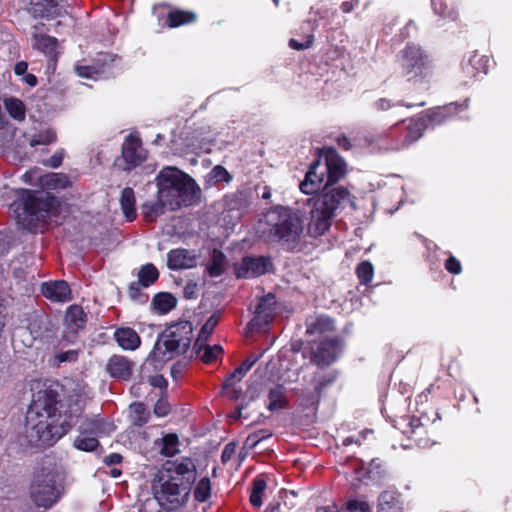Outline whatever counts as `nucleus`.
<instances>
[{"instance_id":"nucleus-10","label":"nucleus","mask_w":512,"mask_h":512,"mask_svg":"<svg viewBox=\"0 0 512 512\" xmlns=\"http://www.w3.org/2000/svg\"><path fill=\"white\" fill-rule=\"evenodd\" d=\"M187 183H183L180 187L167 189L166 193L162 190L158 191V196L167 203L169 210H176L183 204H187L190 197L194 195L196 191L195 181H187Z\"/></svg>"},{"instance_id":"nucleus-41","label":"nucleus","mask_w":512,"mask_h":512,"mask_svg":"<svg viewBox=\"0 0 512 512\" xmlns=\"http://www.w3.org/2000/svg\"><path fill=\"white\" fill-rule=\"evenodd\" d=\"M57 41L48 35L35 36L34 46L45 54L51 55L55 52Z\"/></svg>"},{"instance_id":"nucleus-31","label":"nucleus","mask_w":512,"mask_h":512,"mask_svg":"<svg viewBox=\"0 0 512 512\" xmlns=\"http://www.w3.org/2000/svg\"><path fill=\"white\" fill-rule=\"evenodd\" d=\"M177 300L170 293L161 292L154 296L152 305L161 314L168 313L176 306Z\"/></svg>"},{"instance_id":"nucleus-20","label":"nucleus","mask_w":512,"mask_h":512,"mask_svg":"<svg viewBox=\"0 0 512 512\" xmlns=\"http://www.w3.org/2000/svg\"><path fill=\"white\" fill-rule=\"evenodd\" d=\"M167 265L169 269H189L196 265V255L187 249H174L167 255Z\"/></svg>"},{"instance_id":"nucleus-28","label":"nucleus","mask_w":512,"mask_h":512,"mask_svg":"<svg viewBox=\"0 0 512 512\" xmlns=\"http://www.w3.org/2000/svg\"><path fill=\"white\" fill-rule=\"evenodd\" d=\"M168 209L167 203L162 201L161 197L157 195V200L149 201L142 205V214L148 221H154L158 216L162 215Z\"/></svg>"},{"instance_id":"nucleus-7","label":"nucleus","mask_w":512,"mask_h":512,"mask_svg":"<svg viewBox=\"0 0 512 512\" xmlns=\"http://www.w3.org/2000/svg\"><path fill=\"white\" fill-rule=\"evenodd\" d=\"M62 482V466L53 457H44L30 487L31 500L38 507H51L62 493Z\"/></svg>"},{"instance_id":"nucleus-50","label":"nucleus","mask_w":512,"mask_h":512,"mask_svg":"<svg viewBox=\"0 0 512 512\" xmlns=\"http://www.w3.org/2000/svg\"><path fill=\"white\" fill-rule=\"evenodd\" d=\"M346 508L349 512H371L369 504L362 500H349Z\"/></svg>"},{"instance_id":"nucleus-19","label":"nucleus","mask_w":512,"mask_h":512,"mask_svg":"<svg viewBox=\"0 0 512 512\" xmlns=\"http://www.w3.org/2000/svg\"><path fill=\"white\" fill-rule=\"evenodd\" d=\"M133 363L121 355H113L106 364L108 374L117 379L128 380L132 375Z\"/></svg>"},{"instance_id":"nucleus-29","label":"nucleus","mask_w":512,"mask_h":512,"mask_svg":"<svg viewBox=\"0 0 512 512\" xmlns=\"http://www.w3.org/2000/svg\"><path fill=\"white\" fill-rule=\"evenodd\" d=\"M41 184L47 189H65L71 182L63 173H48L41 177Z\"/></svg>"},{"instance_id":"nucleus-52","label":"nucleus","mask_w":512,"mask_h":512,"mask_svg":"<svg viewBox=\"0 0 512 512\" xmlns=\"http://www.w3.org/2000/svg\"><path fill=\"white\" fill-rule=\"evenodd\" d=\"M271 436L269 431L260 430L248 436L246 444L255 447L261 440Z\"/></svg>"},{"instance_id":"nucleus-23","label":"nucleus","mask_w":512,"mask_h":512,"mask_svg":"<svg viewBox=\"0 0 512 512\" xmlns=\"http://www.w3.org/2000/svg\"><path fill=\"white\" fill-rule=\"evenodd\" d=\"M334 329V321L324 315L310 316L306 320V333L309 335H321Z\"/></svg>"},{"instance_id":"nucleus-5","label":"nucleus","mask_w":512,"mask_h":512,"mask_svg":"<svg viewBox=\"0 0 512 512\" xmlns=\"http://www.w3.org/2000/svg\"><path fill=\"white\" fill-rule=\"evenodd\" d=\"M312 208L307 226V233L311 237H319L325 234L331 227L336 212L349 201L353 207L355 203L350 199V192L347 188L325 187L322 192L312 200Z\"/></svg>"},{"instance_id":"nucleus-37","label":"nucleus","mask_w":512,"mask_h":512,"mask_svg":"<svg viewBox=\"0 0 512 512\" xmlns=\"http://www.w3.org/2000/svg\"><path fill=\"white\" fill-rule=\"evenodd\" d=\"M162 447L160 453L166 457H172L179 452L178 437L176 434H167L161 440Z\"/></svg>"},{"instance_id":"nucleus-3","label":"nucleus","mask_w":512,"mask_h":512,"mask_svg":"<svg viewBox=\"0 0 512 512\" xmlns=\"http://www.w3.org/2000/svg\"><path fill=\"white\" fill-rule=\"evenodd\" d=\"M258 231L266 241L275 242L291 252L301 251L306 245L303 216L289 207L271 209L259 222Z\"/></svg>"},{"instance_id":"nucleus-16","label":"nucleus","mask_w":512,"mask_h":512,"mask_svg":"<svg viewBox=\"0 0 512 512\" xmlns=\"http://www.w3.org/2000/svg\"><path fill=\"white\" fill-rule=\"evenodd\" d=\"M275 305L276 301L273 294H267L261 298L257 305L255 316L251 320L250 325L260 328L267 326L274 317L276 309Z\"/></svg>"},{"instance_id":"nucleus-11","label":"nucleus","mask_w":512,"mask_h":512,"mask_svg":"<svg viewBox=\"0 0 512 512\" xmlns=\"http://www.w3.org/2000/svg\"><path fill=\"white\" fill-rule=\"evenodd\" d=\"M122 159L125 162L124 170H131L140 165L146 159V152L141 140L134 135L126 137L122 144Z\"/></svg>"},{"instance_id":"nucleus-36","label":"nucleus","mask_w":512,"mask_h":512,"mask_svg":"<svg viewBox=\"0 0 512 512\" xmlns=\"http://www.w3.org/2000/svg\"><path fill=\"white\" fill-rule=\"evenodd\" d=\"M158 277L159 272L153 264L144 265L138 273V280L142 287H149Z\"/></svg>"},{"instance_id":"nucleus-44","label":"nucleus","mask_w":512,"mask_h":512,"mask_svg":"<svg viewBox=\"0 0 512 512\" xmlns=\"http://www.w3.org/2000/svg\"><path fill=\"white\" fill-rule=\"evenodd\" d=\"M56 141V133L53 130H45L35 135L30 140V146L35 147L37 145H48Z\"/></svg>"},{"instance_id":"nucleus-26","label":"nucleus","mask_w":512,"mask_h":512,"mask_svg":"<svg viewBox=\"0 0 512 512\" xmlns=\"http://www.w3.org/2000/svg\"><path fill=\"white\" fill-rule=\"evenodd\" d=\"M261 355L249 356L238 368H236L224 381L223 387H231L235 382H239L243 376L253 367L259 360Z\"/></svg>"},{"instance_id":"nucleus-42","label":"nucleus","mask_w":512,"mask_h":512,"mask_svg":"<svg viewBox=\"0 0 512 512\" xmlns=\"http://www.w3.org/2000/svg\"><path fill=\"white\" fill-rule=\"evenodd\" d=\"M151 370L157 371L158 369H154L152 365H149L148 370H145V372H143V365H142L141 372H140L141 379L147 380L149 382V384L153 387H158L161 389L166 388V386H167L166 379L160 374L150 375Z\"/></svg>"},{"instance_id":"nucleus-22","label":"nucleus","mask_w":512,"mask_h":512,"mask_svg":"<svg viewBox=\"0 0 512 512\" xmlns=\"http://www.w3.org/2000/svg\"><path fill=\"white\" fill-rule=\"evenodd\" d=\"M114 337L118 345L124 350H135L141 344L139 335L130 327L118 328Z\"/></svg>"},{"instance_id":"nucleus-8","label":"nucleus","mask_w":512,"mask_h":512,"mask_svg":"<svg viewBox=\"0 0 512 512\" xmlns=\"http://www.w3.org/2000/svg\"><path fill=\"white\" fill-rule=\"evenodd\" d=\"M402 75L408 80L428 79L431 65L422 49L417 45H407L399 54Z\"/></svg>"},{"instance_id":"nucleus-6","label":"nucleus","mask_w":512,"mask_h":512,"mask_svg":"<svg viewBox=\"0 0 512 512\" xmlns=\"http://www.w3.org/2000/svg\"><path fill=\"white\" fill-rule=\"evenodd\" d=\"M193 326L189 321H182L169 326L156 341L153 350L143 363V372L152 365L162 369L164 364L176 355L184 354L192 340Z\"/></svg>"},{"instance_id":"nucleus-51","label":"nucleus","mask_w":512,"mask_h":512,"mask_svg":"<svg viewBox=\"0 0 512 512\" xmlns=\"http://www.w3.org/2000/svg\"><path fill=\"white\" fill-rule=\"evenodd\" d=\"M100 419H86L82 422V424L79 426V431L81 434H93L98 428V422Z\"/></svg>"},{"instance_id":"nucleus-47","label":"nucleus","mask_w":512,"mask_h":512,"mask_svg":"<svg viewBox=\"0 0 512 512\" xmlns=\"http://www.w3.org/2000/svg\"><path fill=\"white\" fill-rule=\"evenodd\" d=\"M223 349L220 345L205 346L201 359L205 363H211L218 358Z\"/></svg>"},{"instance_id":"nucleus-2","label":"nucleus","mask_w":512,"mask_h":512,"mask_svg":"<svg viewBox=\"0 0 512 512\" xmlns=\"http://www.w3.org/2000/svg\"><path fill=\"white\" fill-rule=\"evenodd\" d=\"M197 479L196 466L191 458L166 461L154 485L155 498L166 510H177L189 499L192 484Z\"/></svg>"},{"instance_id":"nucleus-18","label":"nucleus","mask_w":512,"mask_h":512,"mask_svg":"<svg viewBox=\"0 0 512 512\" xmlns=\"http://www.w3.org/2000/svg\"><path fill=\"white\" fill-rule=\"evenodd\" d=\"M43 296L53 302H67L71 300V289L63 280L44 282L41 284Z\"/></svg>"},{"instance_id":"nucleus-53","label":"nucleus","mask_w":512,"mask_h":512,"mask_svg":"<svg viewBox=\"0 0 512 512\" xmlns=\"http://www.w3.org/2000/svg\"><path fill=\"white\" fill-rule=\"evenodd\" d=\"M198 291V284L194 281H188L184 286L183 294L186 299H196Z\"/></svg>"},{"instance_id":"nucleus-39","label":"nucleus","mask_w":512,"mask_h":512,"mask_svg":"<svg viewBox=\"0 0 512 512\" xmlns=\"http://www.w3.org/2000/svg\"><path fill=\"white\" fill-rule=\"evenodd\" d=\"M426 126L425 120L422 118H419L417 120H412L411 123L408 126V133L405 138V141L407 144H411L418 140L423 133V130Z\"/></svg>"},{"instance_id":"nucleus-49","label":"nucleus","mask_w":512,"mask_h":512,"mask_svg":"<svg viewBox=\"0 0 512 512\" xmlns=\"http://www.w3.org/2000/svg\"><path fill=\"white\" fill-rule=\"evenodd\" d=\"M210 176L215 182H229L231 180L230 174L223 166L220 165L215 166L211 170Z\"/></svg>"},{"instance_id":"nucleus-34","label":"nucleus","mask_w":512,"mask_h":512,"mask_svg":"<svg viewBox=\"0 0 512 512\" xmlns=\"http://www.w3.org/2000/svg\"><path fill=\"white\" fill-rule=\"evenodd\" d=\"M196 18L197 16L193 12L176 10L168 14V23L170 27H178L194 22Z\"/></svg>"},{"instance_id":"nucleus-32","label":"nucleus","mask_w":512,"mask_h":512,"mask_svg":"<svg viewBox=\"0 0 512 512\" xmlns=\"http://www.w3.org/2000/svg\"><path fill=\"white\" fill-rule=\"evenodd\" d=\"M225 259L226 257L221 251L213 250L206 268L211 277H218L224 272Z\"/></svg>"},{"instance_id":"nucleus-55","label":"nucleus","mask_w":512,"mask_h":512,"mask_svg":"<svg viewBox=\"0 0 512 512\" xmlns=\"http://www.w3.org/2000/svg\"><path fill=\"white\" fill-rule=\"evenodd\" d=\"M98 428L94 435H109L115 430V426L110 422H105L102 419L98 422Z\"/></svg>"},{"instance_id":"nucleus-1","label":"nucleus","mask_w":512,"mask_h":512,"mask_svg":"<svg viewBox=\"0 0 512 512\" xmlns=\"http://www.w3.org/2000/svg\"><path fill=\"white\" fill-rule=\"evenodd\" d=\"M87 395L82 388L66 399V409L58 411L57 394L52 389H42L33 394L25 424V438L31 447L53 445L65 435L80 417ZM64 404H61V408Z\"/></svg>"},{"instance_id":"nucleus-15","label":"nucleus","mask_w":512,"mask_h":512,"mask_svg":"<svg viewBox=\"0 0 512 512\" xmlns=\"http://www.w3.org/2000/svg\"><path fill=\"white\" fill-rule=\"evenodd\" d=\"M187 181H194L189 175L183 173L174 167L163 168L157 176L158 191L162 190L166 193L167 189L182 186Z\"/></svg>"},{"instance_id":"nucleus-48","label":"nucleus","mask_w":512,"mask_h":512,"mask_svg":"<svg viewBox=\"0 0 512 512\" xmlns=\"http://www.w3.org/2000/svg\"><path fill=\"white\" fill-rule=\"evenodd\" d=\"M314 40V36L312 34H308L304 37L303 41H298L294 38L289 40V47L294 50H304L308 49L312 46Z\"/></svg>"},{"instance_id":"nucleus-56","label":"nucleus","mask_w":512,"mask_h":512,"mask_svg":"<svg viewBox=\"0 0 512 512\" xmlns=\"http://www.w3.org/2000/svg\"><path fill=\"white\" fill-rule=\"evenodd\" d=\"M170 406L164 399H159L154 407V412L157 416L163 417L169 413Z\"/></svg>"},{"instance_id":"nucleus-4","label":"nucleus","mask_w":512,"mask_h":512,"mask_svg":"<svg viewBox=\"0 0 512 512\" xmlns=\"http://www.w3.org/2000/svg\"><path fill=\"white\" fill-rule=\"evenodd\" d=\"M16 223L25 230L34 231L47 218L57 216L59 201L47 192L23 190L10 206Z\"/></svg>"},{"instance_id":"nucleus-24","label":"nucleus","mask_w":512,"mask_h":512,"mask_svg":"<svg viewBox=\"0 0 512 512\" xmlns=\"http://www.w3.org/2000/svg\"><path fill=\"white\" fill-rule=\"evenodd\" d=\"M56 6V0H27V10L34 18L50 17Z\"/></svg>"},{"instance_id":"nucleus-9","label":"nucleus","mask_w":512,"mask_h":512,"mask_svg":"<svg viewBox=\"0 0 512 512\" xmlns=\"http://www.w3.org/2000/svg\"><path fill=\"white\" fill-rule=\"evenodd\" d=\"M325 166L323 170L326 175V182L323 186L334 188L333 185L343 179L346 175V163L334 148H327L324 153Z\"/></svg>"},{"instance_id":"nucleus-63","label":"nucleus","mask_w":512,"mask_h":512,"mask_svg":"<svg viewBox=\"0 0 512 512\" xmlns=\"http://www.w3.org/2000/svg\"><path fill=\"white\" fill-rule=\"evenodd\" d=\"M140 286L141 284L138 282H132L129 285V294L132 299H136L140 295Z\"/></svg>"},{"instance_id":"nucleus-35","label":"nucleus","mask_w":512,"mask_h":512,"mask_svg":"<svg viewBox=\"0 0 512 512\" xmlns=\"http://www.w3.org/2000/svg\"><path fill=\"white\" fill-rule=\"evenodd\" d=\"M4 105L12 118L17 121H23L25 119V106L21 100L17 98H7L4 101Z\"/></svg>"},{"instance_id":"nucleus-40","label":"nucleus","mask_w":512,"mask_h":512,"mask_svg":"<svg viewBox=\"0 0 512 512\" xmlns=\"http://www.w3.org/2000/svg\"><path fill=\"white\" fill-rule=\"evenodd\" d=\"M211 496V482L208 477H203L197 483L194 490V498L196 501L205 502Z\"/></svg>"},{"instance_id":"nucleus-38","label":"nucleus","mask_w":512,"mask_h":512,"mask_svg":"<svg viewBox=\"0 0 512 512\" xmlns=\"http://www.w3.org/2000/svg\"><path fill=\"white\" fill-rule=\"evenodd\" d=\"M219 319H220L219 312L214 313L213 315H211L207 319V321L202 326V328H201V330H200V332L198 334V338H197V341L195 343V346H197L200 342H205L209 338V336L213 332L214 328L218 324Z\"/></svg>"},{"instance_id":"nucleus-62","label":"nucleus","mask_w":512,"mask_h":512,"mask_svg":"<svg viewBox=\"0 0 512 512\" xmlns=\"http://www.w3.org/2000/svg\"><path fill=\"white\" fill-rule=\"evenodd\" d=\"M122 460V456L118 453L110 454L104 457V463L107 465H114L120 463Z\"/></svg>"},{"instance_id":"nucleus-25","label":"nucleus","mask_w":512,"mask_h":512,"mask_svg":"<svg viewBox=\"0 0 512 512\" xmlns=\"http://www.w3.org/2000/svg\"><path fill=\"white\" fill-rule=\"evenodd\" d=\"M435 419H430V417L424 413L422 414L420 417H416V416H407V417H402L398 422H397V427L402 430V432L404 434H409V433H415L416 429L424 426L427 422L429 421H434Z\"/></svg>"},{"instance_id":"nucleus-60","label":"nucleus","mask_w":512,"mask_h":512,"mask_svg":"<svg viewBox=\"0 0 512 512\" xmlns=\"http://www.w3.org/2000/svg\"><path fill=\"white\" fill-rule=\"evenodd\" d=\"M76 72L80 77L90 78L98 73V70L93 66H77Z\"/></svg>"},{"instance_id":"nucleus-58","label":"nucleus","mask_w":512,"mask_h":512,"mask_svg":"<svg viewBox=\"0 0 512 512\" xmlns=\"http://www.w3.org/2000/svg\"><path fill=\"white\" fill-rule=\"evenodd\" d=\"M446 269L453 274H459L461 272V265L459 261L454 257H449L445 264Z\"/></svg>"},{"instance_id":"nucleus-14","label":"nucleus","mask_w":512,"mask_h":512,"mask_svg":"<svg viewBox=\"0 0 512 512\" xmlns=\"http://www.w3.org/2000/svg\"><path fill=\"white\" fill-rule=\"evenodd\" d=\"M270 264L264 257H244L235 270L238 278L257 277L266 273Z\"/></svg>"},{"instance_id":"nucleus-17","label":"nucleus","mask_w":512,"mask_h":512,"mask_svg":"<svg viewBox=\"0 0 512 512\" xmlns=\"http://www.w3.org/2000/svg\"><path fill=\"white\" fill-rule=\"evenodd\" d=\"M325 181V171L320 160L315 161L306 173L305 179L300 183V189L305 194L317 192Z\"/></svg>"},{"instance_id":"nucleus-13","label":"nucleus","mask_w":512,"mask_h":512,"mask_svg":"<svg viewBox=\"0 0 512 512\" xmlns=\"http://www.w3.org/2000/svg\"><path fill=\"white\" fill-rule=\"evenodd\" d=\"M341 351L338 339H325L313 351L311 361L318 366H328L336 360Z\"/></svg>"},{"instance_id":"nucleus-43","label":"nucleus","mask_w":512,"mask_h":512,"mask_svg":"<svg viewBox=\"0 0 512 512\" xmlns=\"http://www.w3.org/2000/svg\"><path fill=\"white\" fill-rule=\"evenodd\" d=\"M357 276L362 284H368L372 281L374 269L370 262H361L356 269Z\"/></svg>"},{"instance_id":"nucleus-64","label":"nucleus","mask_w":512,"mask_h":512,"mask_svg":"<svg viewBox=\"0 0 512 512\" xmlns=\"http://www.w3.org/2000/svg\"><path fill=\"white\" fill-rule=\"evenodd\" d=\"M27 67L28 65L26 62L20 61L15 65L14 71L17 75H24L27 71Z\"/></svg>"},{"instance_id":"nucleus-33","label":"nucleus","mask_w":512,"mask_h":512,"mask_svg":"<svg viewBox=\"0 0 512 512\" xmlns=\"http://www.w3.org/2000/svg\"><path fill=\"white\" fill-rule=\"evenodd\" d=\"M82 353L81 348H74L68 350H60L56 352L50 359L53 366H60L62 363H74L78 360L79 355Z\"/></svg>"},{"instance_id":"nucleus-59","label":"nucleus","mask_w":512,"mask_h":512,"mask_svg":"<svg viewBox=\"0 0 512 512\" xmlns=\"http://www.w3.org/2000/svg\"><path fill=\"white\" fill-rule=\"evenodd\" d=\"M63 157H64V152H63V150L58 151V152H56L53 156H51V157L46 161V163H45V164H46L47 166L52 167V168H57V167H59V166L62 164Z\"/></svg>"},{"instance_id":"nucleus-57","label":"nucleus","mask_w":512,"mask_h":512,"mask_svg":"<svg viewBox=\"0 0 512 512\" xmlns=\"http://www.w3.org/2000/svg\"><path fill=\"white\" fill-rule=\"evenodd\" d=\"M236 452V444L234 442L228 443L221 454V461L222 463H227L235 454Z\"/></svg>"},{"instance_id":"nucleus-45","label":"nucleus","mask_w":512,"mask_h":512,"mask_svg":"<svg viewBox=\"0 0 512 512\" xmlns=\"http://www.w3.org/2000/svg\"><path fill=\"white\" fill-rule=\"evenodd\" d=\"M131 410L133 413L134 424L141 426L148 421L149 413L146 411V408L142 403L132 404Z\"/></svg>"},{"instance_id":"nucleus-46","label":"nucleus","mask_w":512,"mask_h":512,"mask_svg":"<svg viewBox=\"0 0 512 512\" xmlns=\"http://www.w3.org/2000/svg\"><path fill=\"white\" fill-rule=\"evenodd\" d=\"M98 444L96 437L79 436L74 440V446L82 451H93Z\"/></svg>"},{"instance_id":"nucleus-61","label":"nucleus","mask_w":512,"mask_h":512,"mask_svg":"<svg viewBox=\"0 0 512 512\" xmlns=\"http://www.w3.org/2000/svg\"><path fill=\"white\" fill-rule=\"evenodd\" d=\"M266 489V481L264 479L258 478L253 482V493L262 494Z\"/></svg>"},{"instance_id":"nucleus-27","label":"nucleus","mask_w":512,"mask_h":512,"mask_svg":"<svg viewBox=\"0 0 512 512\" xmlns=\"http://www.w3.org/2000/svg\"><path fill=\"white\" fill-rule=\"evenodd\" d=\"M120 204L125 218L128 221H133L136 218V209L135 196L132 188L126 187L123 189L120 197Z\"/></svg>"},{"instance_id":"nucleus-54","label":"nucleus","mask_w":512,"mask_h":512,"mask_svg":"<svg viewBox=\"0 0 512 512\" xmlns=\"http://www.w3.org/2000/svg\"><path fill=\"white\" fill-rule=\"evenodd\" d=\"M334 380V377L332 378H323L319 379L315 385V394L311 397V403L317 402L320 397L321 390L328 386L330 383H332Z\"/></svg>"},{"instance_id":"nucleus-21","label":"nucleus","mask_w":512,"mask_h":512,"mask_svg":"<svg viewBox=\"0 0 512 512\" xmlns=\"http://www.w3.org/2000/svg\"><path fill=\"white\" fill-rule=\"evenodd\" d=\"M377 512H404L401 495L396 491H383L378 497Z\"/></svg>"},{"instance_id":"nucleus-30","label":"nucleus","mask_w":512,"mask_h":512,"mask_svg":"<svg viewBox=\"0 0 512 512\" xmlns=\"http://www.w3.org/2000/svg\"><path fill=\"white\" fill-rule=\"evenodd\" d=\"M284 387L282 385H276L271 387L268 391V400L269 403L267 405V409L271 412L283 409L287 400L284 395Z\"/></svg>"},{"instance_id":"nucleus-12","label":"nucleus","mask_w":512,"mask_h":512,"mask_svg":"<svg viewBox=\"0 0 512 512\" xmlns=\"http://www.w3.org/2000/svg\"><path fill=\"white\" fill-rule=\"evenodd\" d=\"M65 330L63 338L69 342H73L79 330L83 329L86 324V314L82 307L73 305L69 307L65 314Z\"/></svg>"}]
</instances>
